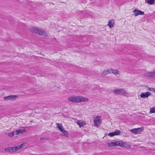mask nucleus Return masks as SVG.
<instances>
[{
  "label": "nucleus",
  "mask_w": 155,
  "mask_h": 155,
  "mask_svg": "<svg viewBox=\"0 0 155 155\" xmlns=\"http://www.w3.org/2000/svg\"><path fill=\"white\" fill-rule=\"evenodd\" d=\"M61 132H62L63 134L65 136H67L68 135V133L66 131L64 130V129H63L61 131Z\"/></svg>",
  "instance_id": "obj_20"
},
{
  "label": "nucleus",
  "mask_w": 155,
  "mask_h": 155,
  "mask_svg": "<svg viewBox=\"0 0 155 155\" xmlns=\"http://www.w3.org/2000/svg\"><path fill=\"white\" fill-rule=\"evenodd\" d=\"M154 0H147V2L150 5H153L154 3Z\"/></svg>",
  "instance_id": "obj_21"
},
{
  "label": "nucleus",
  "mask_w": 155,
  "mask_h": 155,
  "mask_svg": "<svg viewBox=\"0 0 155 155\" xmlns=\"http://www.w3.org/2000/svg\"><path fill=\"white\" fill-rule=\"evenodd\" d=\"M15 134V131L11 132L8 134V136L10 137H13Z\"/></svg>",
  "instance_id": "obj_22"
},
{
  "label": "nucleus",
  "mask_w": 155,
  "mask_h": 155,
  "mask_svg": "<svg viewBox=\"0 0 155 155\" xmlns=\"http://www.w3.org/2000/svg\"><path fill=\"white\" fill-rule=\"evenodd\" d=\"M77 123L80 127L84 126L86 124L85 122L81 120L78 121Z\"/></svg>",
  "instance_id": "obj_13"
},
{
  "label": "nucleus",
  "mask_w": 155,
  "mask_h": 155,
  "mask_svg": "<svg viewBox=\"0 0 155 155\" xmlns=\"http://www.w3.org/2000/svg\"><path fill=\"white\" fill-rule=\"evenodd\" d=\"M101 116H97L96 117L94 120V122L95 126H99L102 123Z\"/></svg>",
  "instance_id": "obj_5"
},
{
  "label": "nucleus",
  "mask_w": 155,
  "mask_h": 155,
  "mask_svg": "<svg viewBox=\"0 0 155 155\" xmlns=\"http://www.w3.org/2000/svg\"><path fill=\"white\" fill-rule=\"evenodd\" d=\"M153 92L155 93V88L154 89H153Z\"/></svg>",
  "instance_id": "obj_27"
},
{
  "label": "nucleus",
  "mask_w": 155,
  "mask_h": 155,
  "mask_svg": "<svg viewBox=\"0 0 155 155\" xmlns=\"http://www.w3.org/2000/svg\"><path fill=\"white\" fill-rule=\"evenodd\" d=\"M110 73H112L115 75H117L119 74V71L117 70H114V69L110 68L109 69Z\"/></svg>",
  "instance_id": "obj_14"
},
{
  "label": "nucleus",
  "mask_w": 155,
  "mask_h": 155,
  "mask_svg": "<svg viewBox=\"0 0 155 155\" xmlns=\"http://www.w3.org/2000/svg\"><path fill=\"white\" fill-rule=\"evenodd\" d=\"M26 131V130L25 129L17 130L15 131V135H18L19 134H22L25 132Z\"/></svg>",
  "instance_id": "obj_12"
},
{
  "label": "nucleus",
  "mask_w": 155,
  "mask_h": 155,
  "mask_svg": "<svg viewBox=\"0 0 155 155\" xmlns=\"http://www.w3.org/2000/svg\"><path fill=\"white\" fill-rule=\"evenodd\" d=\"M110 71H109V69H107V70L104 71L102 73V75L103 76H105L108 74H110Z\"/></svg>",
  "instance_id": "obj_16"
},
{
  "label": "nucleus",
  "mask_w": 155,
  "mask_h": 155,
  "mask_svg": "<svg viewBox=\"0 0 155 155\" xmlns=\"http://www.w3.org/2000/svg\"><path fill=\"white\" fill-rule=\"evenodd\" d=\"M145 76L148 78H155V71L147 72L145 74Z\"/></svg>",
  "instance_id": "obj_9"
},
{
  "label": "nucleus",
  "mask_w": 155,
  "mask_h": 155,
  "mask_svg": "<svg viewBox=\"0 0 155 155\" xmlns=\"http://www.w3.org/2000/svg\"><path fill=\"white\" fill-rule=\"evenodd\" d=\"M132 50H133V51H134V52H136V51H135V48H133Z\"/></svg>",
  "instance_id": "obj_26"
},
{
  "label": "nucleus",
  "mask_w": 155,
  "mask_h": 155,
  "mask_svg": "<svg viewBox=\"0 0 155 155\" xmlns=\"http://www.w3.org/2000/svg\"><path fill=\"white\" fill-rule=\"evenodd\" d=\"M114 20H111L109 21L107 24V25L110 28H112L114 25Z\"/></svg>",
  "instance_id": "obj_15"
},
{
  "label": "nucleus",
  "mask_w": 155,
  "mask_h": 155,
  "mask_svg": "<svg viewBox=\"0 0 155 155\" xmlns=\"http://www.w3.org/2000/svg\"><path fill=\"white\" fill-rule=\"evenodd\" d=\"M29 30L32 32L38 34L42 36H46L47 35V33L45 31L41 29L39 30L37 28H30Z\"/></svg>",
  "instance_id": "obj_3"
},
{
  "label": "nucleus",
  "mask_w": 155,
  "mask_h": 155,
  "mask_svg": "<svg viewBox=\"0 0 155 155\" xmlns=\"http://www.w3.org/2000/svg\"><path fill=\"white\" fill-rule=\"evenodd\" d=\"M57 127L61 131V130L64 129L61 124H59V123H57Z\"/></svg>",
  "instance_id": "obj_17"
},
{
  "label": "nucleus",
  "mask_w": 155,
  "mask_h": 155,
  "mask_svg": "<svg viewBox=\"0 0 155 155\" xmlns=\"http://www.w3.org/2000/svg\"><path fill=\"white\" fill-rule=\"evenodd\" d=\"M108 135L110 137H112L115 136L114 132H111L108 134Z\"/></svg>",
  "instance_id": "obj_23"
},
{
  "label": "nucleus",
  "mask_w": 155,
  "mask_h": 155,
  "mask_svg": "<svg viewBox=\"0 0 155 155\" xmlns=\"http://www.w3.org/2000/svg\"><path fill=\"white\" fill-rule=\"evenodd\" d=\"M115 93L121 95H125L126 94V91L123 89H117L114 90Z\"/></svg>",
  "instance_id": "obj_6"
},
{
  "label": "nucleus",
  "mask_w": 155,
  "mask_h": 155,
  "mask_svg": "<svg viewBox=\"0 0 155 155\" xmlns=\"http://www.w3.org/2000/svg\"><path fill=\"white\" fill-rule=\"evenodd\" d=\"M151 95V93L150 92H147L145 93H142L140 95V96L142 98H147L149 96Z\"/></svg>",
  "instance_id": "obj_11"
},
{
  "label": "nucleus",
  "mask_w": 155,
  "mask_h": 155,
  "mask_svg": "<svg viewBox=\"0 0 155 155\" xmlns=\"http://www.w3.org/2000/svg\"><path fill=\"white\" fill-rule=\"evenodd\" d=\"M45 139V138L44 137H41L40 138V140H42Z\"/></svg>",
  "instance_id": "obj_25"
},
{
  "label": "nucleus",
  "mask_w": 155,
  "mask_h": 155,
  "mask_svg": "<svg viewBox=\"0 0 155 155\" xmlns=\"http://www.w3.org/2000/svg\"><path fill=\"white\" fill-rule=\"evenodd\" d=\"M18 97L17 95H12L4 97V100L5 101H8L10 100L12 101L15 100Z\"/></svg>",
  "instance_id": "obj_7"
},
{
  "label": "nucleus",
  "mask_w": 155,
  "mask_h": 155,
  "mask_svg": "<svg viewBox=\"0 0 155 155\" xmlns=\"http://www.w3.org/2000/svg\"><path fill=\"white\" fill-rule=\"evenodd\" d=\"M143 130V129L141 127H139L137 128L132 129L131 130V132L134 134H138L140 132L142 131Z\"/></svg>",
  "instance_id": "obj_8"
},
{
  "label": "nucleus",
  "mask_w": 155,
  "mask_h": 155,
  "mask_svg": "<svg viewBox=\"0 0 155 155\" xmlns=\"http://www.w3.org/2000/svg\"><path fill=\"white\" fill-rule=\"evenodd\" d=\"M68 100L70 102L75 103L85 102L88 101L87 98L81 96H71L68 98Z\"/></svg>",
  "instance_id": "obj_1"
},
{
  "label": "nucleus",
  "mask_w": 155,
  "mask_h": 155,
  "mask_svg": "<svg viewBox=\"0 0 155 155\" xmlns=\"http://www.w3.org/2000/svg\"><path fill=\"white\" fill-rule=\"evenodd\" d=\"M114 133L115 135H118L120 134L121 132L119 130H117L114 132Z\"/></svg>",
  "instance_id": "obj_19"
},
{
  "label": "nucleus",
  "mask_w": 155,
  "mask_h": 155,
  "mask_svg": "<svg viewBox=\"0 0 155 155\" xmlns=\"http://www.w3.org/2000/svg\"><path fill=\"white\" fill-rule=\"evenodd\" d=\"M109 147H113L118 146L121 147H124L127 148H130L131 145L126 143L123 142L121 141H115L108 143Z\"/></svg>",
  "instance_id": "obj_2"
},
{
  "label": "nucleus",
  "mask_w": 155,
  "mask_h": 155,
  "mask_svg": "<svg viewBox=\"0 0 155 155\" xmlns=\"http://www.w3.org/2000/svg\"><path fill=\"white\" fill-rule=\"evenodd\" d=\"M146 87H148V90L150 91H152L153 92V89H154L155 88L151 87V88H150L149 87H148L147 86H146Z\"/></svg>",
  "instance_id": "obj_24"
},
{
  "label": "nucleus",
  "mask_w": 155,
  "mask_h": 155,
  "mask_svg": "<svg viewBox=\"0 0 155 155\" xmlns=\"http://www.w3.org/2000/svg\"><path fill=\"white\" fill-rule=\"evenodd\" d=\"M22 145L23 144H22L19 146L5 148V150L7 152L12 153L21 149Z\"/></svg>",
  "instance_id": "obj_4"
},
{
  "label": "nucleus",
  "mask_w": 155,
  "mask_h": 155,
  "mask_svg": "<svg viewBox=\"0 0 155 155\" xmlns=\"http://www.w3.org/2000/svg\"><path fill=\"white\" fill-rule=\"evenodd\" d=\"M150 113H155V106L150 108Z\"/></svg>",
  "instance_id": "obj_18"
},
{
  "label": "nucleus",
  "mask_w": 155,
  "mask_h": 155,
  "mask_svg": "<svg viewBox=\"0 0 155 155\" xmlns=\"http://www.w3.org/2000/svg\"><path fill=\"white\" fill-rule=\"evenodd\" d=\"M133 12L134 13V15L135 16H137L138 15H143L144 14V12L137 9H134L133 11Z\"/></svg>",
  "instance_id": "obj_10"
}]
</instances>
